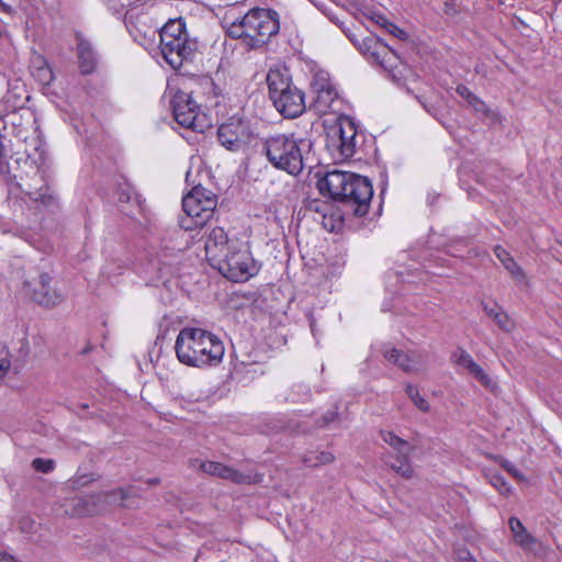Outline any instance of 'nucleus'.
Wrapping results in <instances>:
<instances>
[{"label":"nucleus","instance_id":"obj_1","mask_svg":"<svg viewBox=\"0 0 562 562\" xmlns=\"http://www.w3.org/2000/svg\"><path fill=\"white\" fill-rule=\"evenodd\" d=\"M234 11L231 9L224 14L226 34L231 38L240 40L248 48L262 47L280 30L279 14L274 10L255 8L238 15Z\"/></svg>","mask_w":562,"mask_h":562},{"label":"nucleus","instance_id":"obj_2","mask_svg":"<svg viewBox=\"0 0 562 562\" xmlns=\"http://www.w3.org/2000/svg\"><path fill=\"white\" fill-rule=\"evenodd\" d=\"M317 189L322 195L342 203L359 217L368 213L373 196V188L367 177L339 170L328 171L317 181Z\"/></svg>","mask_w":562,"mask_h":562},{"label":"nucleus","instance_id":"obj_3","mask_svg":"<svg viewBox=\"0 0 562 562\" xmlns=\"http://www.w3.org/2000/svg\"><path fill=\"white\" fill-rule=\"evenodd\" d=\"M178 360L189 367H215L223 360V341L214 334L195 327L182 328L176 339Z\"/></svg>","mask_w":562,"mask_h":562},{"label":"nucleus","instance_id":"obj_4","mask_svg":"<svg viewBox=\"0 0 562 562\" xmlns=\"http://www.w3.org/2000/svg\"><path fill=\"white\" fill-rule=\"evenodd\" d=\"M348 37L361 54L384 69L393 82L405 87L408 93L415 91L408 83H418V77L411 68L400 63L396 54L386 44L374 36L359 40L356 35L348 34Z\"/></svg>","mask_w":562,"mask_h":562},{"label":"nucleus","instance_id":"obj_5","mask_svg":"<svg viewBox=\"0 0 562 562\" xmlns=\"http://www.w3.org/2000/svg\"><path fill=\"white\" fill-rule=\"evenodd\" d=\"M311 148V143L294 135L277 134L268 137L263 150L268 161L277 169L289 175H299L304 167V153Z\"/></svg>","mask_w":562,"mask_h":562},{"label":"nucleus","instance_id":"obj_6","mask_svg":"<svg viewBox=\"0 0 562 562\" xmlns=\"http://www.w3.org/2000/svg\"><path fill=\"white\" fill-rule=\"evenodd\" d=\"M158 36L160 54L172 69H180L193 60L198 43L189 36L181 19L169 20L160 29Z\"/></svg>","mask_w":562,"mask_h":562},{"label":"nucleus","instance_id":"obj_7","mask_svg":"<svg viewBox=\"0 0 562 562\" xmlns=\"http://www.w3.org/2000/svg\"><path fill=\"white\" fill-rule=\"evenodd\" d=\"M267 83L274 108L285 119L297 117L304 112V94L293 85L288 68H270L267 74Z\"/></svg>","mask_w":562,"mask_h":562},{"label":"nucleus","instance_id":"obj_8","mask_svg":"<svg viewBox=\"0 0 562 562\" xmlns=\"http://www.w3.org/2000/svg\"><path fill=\"white\" fill-rule=\"evenodd\" d=\"M217 205V196L202 186H195L182 199L184 216L180 217L179 225L184 231L204 228L212 218Z\"/></svg>","mask_w":562,"mask_h":562},{"label":"nucleus","instance_id":"obj_9","mask_svg":"<svg viewBox=\"0 0 562 562\" xmlns=\"http://www.w3.org/2000/svg\"><path fill=\"white\" fill-rule=\"evenodd\" d=\"M166 93L176 122L195 132L203 133L210 126L206 115L201 112L200 105L192 98L191 91H187L175 83L167 86Z\"/></svg>","mask_w":562,"mask_h":562},{"label":"nucleus","instance_id":"obj_10","mask_svg":"<svg viewBox=\"0 0 562 562\" xmlns=\"http://www.w3.org/2000/svg\"><path fill=\"white\" fill-rule=\"evenodd\" d=\"M357 127L348 117H339L326 132V148L336 161H345L353 157L357 148Z\"/></svg>","mask_w":562,"mask_h":562},{"label":"nucleus","instance_id":"obj_11","mask_svg":"<svg viewBox=\"0 0 562 562\" xmlns=\"http://www.w3.org/2000/svg\"><path fill=\"white\" fill-rule=\"evenodd\" d=\"M214 268L233 282L247 281L259 271V266L251 252L247 248L236 249L235 247Z\"/></svg>","mask_w":562,"mask_h":562},{"label":"nucleus","instance_id":"obj_12","mask_svg":"<svg viewBox=\"0 0 562 562\" xmlns=\"http://www.w3.org/2000/svg\"><path fill=\"white\" fill-rule=\"evenodd\" d=\"M311 91L313 100L310 106L318 115L339 111V94L329 72L326 70L316 71L311 81Z\"/></svg>","mask_w":562,"mask_h":562},{"label":"nucleus","instance_id":"obj_13","mask_svg":"<svg viewBox=\"0 0 562 562\" xmlns=\"http://www.w3.org/2000/svg\"><path fill=\"white\" fill-rule=\"evenodd\" d=\"M382 440L389 445L387 464L404 479H412L415 474L411 462V453L414 447L406 440L400 438L393 431L382 430Z\"/></svg>","mask_w":562,"mask_h":562},{"label":"nucleus","instance_id":"obj_14","mask_svg":"<svg viewBox=\"0 0 562 562\" xmlns=\"http://www.w3.org/2000/svg\"><path fill=\"white\" fill-rule=\"evenodd\" d=\"M29 170L20 176L19 188L33 202H41L44 205L50 204L53 196L49 194L46 176L34 160H25Z\"/></svg>","mask_w":562,"mask_h":562},{"label":"nucleus","instance_id":"obj_15","mask_svg":"<svg viewBox=\"0 0 562 562\" xmlns=\"http://www.w3.org/2000/svg\"><path fill=\"white\" fill-rule=\"evenodd\" d=\"M217 138L226 149L240 151L250 143L252 132L247 121L232 117L218 126Z\"/></svg>","mask_w":562,"mask_h":562},{"label":"nucleus","instance_id":"obj_16","mask_svg":"<svg viewBox=\"0 0 562 562\" xmlns=\"http://www.w3.org/2000/svg\"><path fill=\"white\" fill-rule=\"evenodd\" d=\"M202 237L204 238L205 257L212 267H215L229 250L235 247L224 228L220 226L205 227Z\"/></svg>","mask_w":562,"mask_h":562},{"label":"nucleus","instance_id":"obj_17","mask_svg":"<svg viewBox=\"0 0 562 562\" xmlns=\"http://www.w3.org/2000/svg\"><path fill=\"white\" fill-rule=\"evenodd\" d=\"M50 276L43 272L37 279L25 281L24 288L36 303L46 307H54L59 305L65 296L59 290L50 286Z\"/></svg>","mask_w":562,"mask_h":562},{"label":"nucleus","instance_id":"obj_18","mask_svg":"<svg viewBox=\"0 0 562 562\" xmlns=\"http://www.w3.org/2000/svg\"><path fill=\"white\" fill-rule=\"evenodd\" d=\"M35 121L31 114L24 120L23 115L18 111H12L0 117V139L14 136L19 140L26 142L30 128L33 127Z\"/></svg>","mask_w":562,"mask_h":562},{"label":"nucleus","instance_id":"obj_19","mask_svg":"<svg viewBox=\"0 0 562 562\" xmlns=\"http://www.w3.org/2000/svg\"><path fill=\"white\" fill-rule=\"evenodd\" d=\"M382 352L390 363L396 364L405 372H417L425 363V356L418 351L403 352L393 347H385Z\"/></svg>","mask_w":562,"mask_h":562},{"label":"nucleus","instance_id":"obj_20","mask_svg":"<svg viewBox=\"0 0 562 562\" xmlns=\"http://www.w3.org/2000/svg\"><path fill=\"white\" fill-rule=\"evenodd\" d=\"M200 470L204 473L213 476H217L224 480H228L237 484H250L254 482L250 474H244L231 467H227L221 462L215 461H201L199 465Z\"/></svg>","mask_w":562,"mask_h":562},{"label":"nucleus","instance_id":"obj_21","mask_svg":"<svg viewBox=\"0 0 562 562\" xmlns=\"http://www.w3.org/2000/svg\"><path fill=\"white\" fill-rule=\"evenodd\" d=\"M508 526L512 531L514 542L524 551L536 554L541 550V542L525 528L517 517H510Z\"/></svg>","mask_w":562,"mask_h":562},{"label":"nucleus","instance_id":"obj_22","mask_svg":"<svg viewBox=\"0 0 562 562\" xmlns=\"http://www.w3.org/2000/svg\"><path fill=\"white\" fill-rule=\"evenodd\" d=\"M452 361L469 371L475 379H477L483 384H487L490 381L488 375L484 372V370L473 360L471 355L467 352L462 348H458L451 356Z\"/></svg>","mask_w":562,"mask_h":562},{"label":"nucleus","instance_id":"obj_23","mask_svg":"<svg viewBox=\"0 0 562 562\" xmlns=\"http://www.w3.org/2000/svg\"><path fill=\"white\" fill-rule=\"evenodd\" d=\"M32 76L43 86H48L54 80V72L45 57L33 52L30 59Z\"/></svg>","mask_w":562,"mask_h":562},{"label":"nucleus","instance_id":"obj_24","mask_svg":"<svg viewBox=\"0 0 562 562\" xmlns=\"http://www.w3.org/2000/svg\"><path fill=\"white\" fill-rule=\"evenodd\" d=\"M99 498L111 505H119L122 507H131L136 504L137 492L134 487L120 488L117 491L106 492L100 494Z\"/></svg>","mask_w":562,"mask_h":562},{"label":"nucleus","instance_id":"obj_25","mask_svg":"<svg viewBox=\"0 0 562 562\" xmlns=\"http://www.w3.org/2000/svg\"><path fill=\"white\" fill-rule=\"evenodd\" d=\"M77 52L81 72L91 74L97 66V56L91 44L83 38H78Z\"/></svg>","mask_w":562,"mask_h":562},{"label":"nucleus","instance_id":"obj_26","mask_svg":"<svg viewBox=\"0 0 562 562\" xmlns=\"http://www.w3.org/2000/svg\"><path fill=\"white\" fill-rule=\"evenodd\" d=\"M303 463L310 468L328 464L334 461V456L329 451H308L303 457Z\"/></svg>","mask_w":562,"mask_h":562},{"label":"nucleus","instance_id":"obj_27","mask_svg":"<svg viewBox=\"0 0 562 562\" xmlns=\"http://www.w3.org/2000/svg\"><path fill=\"white\" fill-rule=\"evenodd\" d=\"M130 5H131V8L125 13L124 22H125V26H126L128 33L131 34V36L134 38V41H137L138 35H139L138 22H139L140 11L138 10L137 7H133L132 4H130Z\"/></svg>","mask_w":562,"mask_h":562},{"label":"nucleus","instance_id":"obj_28","mask_svg":"<svg viewBox=\"0 0 562 562\" xmlns=\"http://www.w3.org/2000/svg\"><path fill=\"white\" fill-rule=\"evenodd\" d=\"M405 392L414 405L424 413H427L430 409V405L428 401L420 395L418 389L413 384H407Z\"/></svg>","mask_w":562,"mask_h":562},{"label":"nucleus","instance_id":"obj_29","mask_svg":"<svg viewBox=\"0 0 562 562\" xmlns=\"http://www.w3.org/2000/svg\"><path fill=\"white\" fill-rule=\"evenodd\" d=\"M311 396V390L306 384L299 383L292 386L290 400L292 402H304Z\"/></svg>","mask_w":562,"mask_h":562},{"label":"nucleus","instance_id":"obj_30","mask_svg":"<svg viewBox=\"0 0 562 562\" xmlns=\"http://www.w3.org/2000/svg\"><path fill=\"white\" fill-rule=\"evenodd\" d=\"M505 269L510 273L513 279L519 285H527L528 281H527L526 274H525L524 270L519 267V265L515 260L512 261V263L508 265V267H506Z\"/></svg>","mask_w":562,"mask_h":562},{"label":"nucleus","instance_id":"obj_31","mask_svg":"<svg viewBox=\"0 0 562 562\" xmlns=\"http://www.w3.org/2000/svg\"><path fill=\"white\" fill-rule=\"evenodd\" d=\"M488 481L502 495H508L512 491L510 485L499 474H491Z\"/></svg>","mask_w":562,"mask_h":562},{"label":"nucleus","instance_id":"obj_32","mask_svg":"<svg viewBox=\"0 0 562 562\" xmlns=\"http://www.w3.org/2000/svg\"><path fill=\"white\" fill-rule=\"evenodd\" d=\"M93 498H94L93 496H88V497H79V498L75 499L76 507H78L77 514L78 515H90V514L97 513L98 512L97 508L88 507L92 503Z\"/></svg>","mask_w":562,"mask_h":562},{"label":"nucleus","instance_id":"obj_33","mask_svg":"<svg viewBox=\"0 0 562 562\" xmlns=\"http://www.w3.org/2000/svg\"><path fill=\"white\" fill-rule=\"evenodd\" d=\"M34 470L42 473H49L55 469V462L52 459L36 458L32 461Z\"/></svg>","mask_w":562,"mask_h":562},{"label":"nucleus","instance_id":"obj_34","mask_svg":"<svg viewBox=\"0 0 562 562\" xmlns=\"http://www.w3.org/2000/svg\"><path fill=\"white\" fill-rule=\"evenodd\" d=\"M494 322L497 324V326L501 329H503L505 331H510V330H513L515 328L514 321L504 311L498 313V315H495Z\"/></svg>","mask_w":562,"mask_h":562},{"label":"nucleus","instance_id":"obj_35","mask_svg":"<svg viewBox=\"0 0 562 562\" xmlns=\"http://www.w3.org/2000/svg\"><path fill=\"white\" fill-rule=\"evenodd\" d=\"M376 22L381 23L387 32L395 35L397 38L403 40L406 37V33L402 29L396 26L394 23L386 21L383 16H378Z\"/></svg>","mask_w":562,"mask_h":562},{"label":"nucleus","instance_id":"obj_36","mask_svg":"<svg viewBox=\"0 0 562 562\" xmlns=\"http://www.w3.org/2000/svg\"><path fill=\"white\" fill-rule=\"evenodd\" d=\"M469 105H471L476 112L480 113H487L488 108L486 106L485 102L481 100L475 94L471 98V100L468 102Z\"/></svg>","mask_w":562,"mask_h":562},{"label":"nucleus","instance_id":"obj_37","mask_svg":"<svg viewBox=\"0 0 562 562\" xmlns=\"http://www.w3.org/2000/svg\"><path fill=\"white\" fill-rule=\"evenodd\" d=\"M483 310L493 319H495V315H498V313L503 311L497 303H493L492 305L483 303Z\"/></svg>","mask_w":562,"mask_h":562},{"label":"nucleus","instance_id":"obj_38","mask_svg":"<svg viewBox=\"0 0 562 562\" xmlns=\"http://www.w3.org/2000/svg\"><path fill=\"white\" fill-rule=\"evenodd\" d=\"M19 525H20V529L23 532H33L34 527H35V521L29 517H23V518H21Z\"/></svg>","mask_w":562,"mask_h":562},{"label":"nucleus","instance_id":"obj_39","mask_svg":"<svg viewBox=\"0 0 562 562\" xmlns=\"http://www.w3.org/2000/svg\"><path fill=\"white\" fill-rule=\"evenodd\" d=\"M457 93L465 99L468 102L471 100V98L474 95L472 91L464 85H459L456 89Z\"/></svg>","mask_w":562,"mask_h":562},{"label":"nucleus","instance_id":"obj_40","mask_svg":"<svg viewBox=\"0 0 562 562\" xmlns=\"http://www.w3.org/2000/svg\"><path fill=\"white\" fill-rule=\"evenodd\" d=\"M502 467L507 471L509 472L513 476L519 479V480H522V475L521 473L514 467V464L509 461H505L502 463Z\"/></svg>","mask_w":562,"mask_h":562},{"label":"nucleus","instance_id":"obj_41","mask_svg":"<svg viewBox=\"0 0 562 562\" xmlns=\"http://www.w3.org/2000/svg\"><path fill=\"white\" fill-rule=\"evenodd\" d=\"M337 412L336 411H329L327 412L323 418H322V423L318 425V427H324L330 423H333L336 418H337Z\"/></svg>","mask_w":562,"mask_h":562},{"label":"nucleus","instance_id":"obj_42","mask_svg":"<svg viewBox=\"0 0 562 562\" xmlns=\"http://www.w3.org/2000/svg\"><path fill=\"white\" fill-rule=\"evenodd\" d=\"M494 254L501 262L510 257V254L499 245L495 246Z\"/></svg>","mask_w":562,"mask_h":562},{"label":"nucleus","instance_id":"obj_43","mask_svg":"<svg viewBox=\"0 0 562 562\" xmlns=\"http://www.w3.org/2000/svg\"><path fill=\"white\" fill-rule=\"evenodd\" d=\"M459 560L460 562H477L468 551H461L459 553Z\"/></svg>","mask_w":562,"mask_h":562},{"label":"nucleus","instance_id":"obj_44","mask_svg":"<svg viewBox=\"0 0 562 562\" xmlns=\"http://www.w3.org/2000/svg\"><path fill=\"white\" fill-rule=\"evenodd\" d=\"M0 562H19L13 555L4 552V551H0Z\"/></svg>","mask_w":562,"mask_h":562},{"label":"nucleus","instance_id":"obj_45","mask_svg":"<svg viewBox=\"0 0 562 562\" xmlns=\"http://www.w3.org/2000/svg\"><path fill=\"white\" fill-rule=\"evenodd\" d=\"M10 368V361L5 358L0 360V376L3 375Z\"/></svg>","mask_w":562,"mask_h":562},{"label":"nucleus","instance_id":"obj_46","mask_svg":"<svg viewBox=\"0 0 562 562\" xmlns=\"http://www.w3.org/2000/svg\"><path fill=\"white\" fill-rule=\"evenodd\" d=\"M0 12L11 14L13 12V9L3 0H0Z\"/></svg>","mask_w":562,"mask_h":562},{"label":"nucleus","instance_id":"obj_47","mask_svg":"<svg viewBox=\"0 0 562 562\" xmlns=\"http://www.w3.org/2000/svg\"><path fill=\"white\" fill-rule=\"evenodd\" d=\"M128 201H130V195L128 194H126L124 192L120 193L119 202L123 203V202H128Z\"/></svg>","mask_w":562,"mask_h":562},{"label":"nucleus","instance_id":"obj_48","mask_svg":"<svg viewBox=\"0 0 562 562\" xmlns=\"http://www.w3.org/2000/svg\"><path fill=\"white\" fill-rule=\"evenodd\" d=\"M515 259L510 256L508 257L506 260L502 261V265L504 266V268L508 267V265L512 263V261H514Z\"/></svg>","mask_w":562,"mask_h":562},{"label":"nucleus","instance_id":"obj_49","mask_svg":"<svg viewBox=\"0 0 562 562\" xmlns=\"http://www.w3.org/2000/svg\"><path fill=\"white\" fill-rule=\"evenodd\" d=\"M311 330H312L313 335H315V322L314 321L311 322Z\"/></svg>","mask_w":562,"mask_h":562},{"label":"nucleus","instance_id":"obj_50","mask_svg":"<svg viewBox=\"0 0 562 562\" xmlns=\"http://www.w3.org/2000/svg\"><path fill=\"white\" fill-rule=\"evenodd\" d=\"M416 98H417V100L423 104L424 109L428 110V109H427V105H426V104H425V103L419 99V97H418V95H416Z\"/></svg>","mask_w":562,"mask_h":562}]
</instances>
